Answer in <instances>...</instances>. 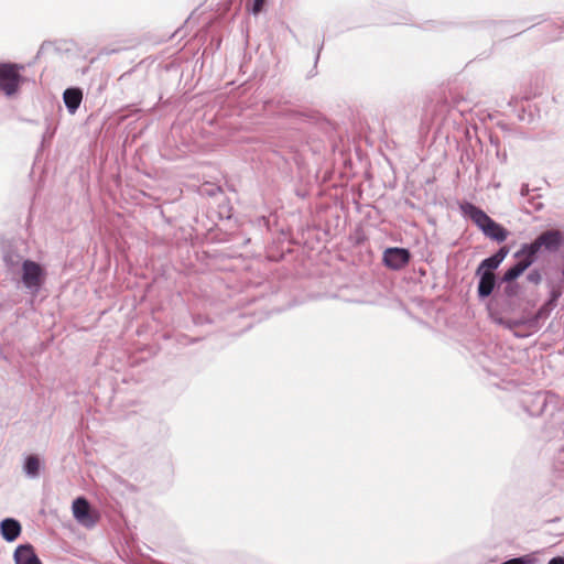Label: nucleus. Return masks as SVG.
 <instances>
[{
    "label": "nucleus",
    "instance_id": "1",
    "mask_svg": "<svg viewBox=\"0 0 564 564\" xmlns=\"http://www.w3.org/2000/svg\"><path fill=\"white\" fill-rule=\"evenodd\" d=\"M459 208L462 214L469 218L486 237L497 242H503L508 238V231L474 204L465 202Z\"/></svg>",
    "mask_w": 564,
    "mask_h": 564
},
{
    "label": "nucleus",
    "instance_id": "2",
    "mask_svg": "<svg viewBox=\"0 0 564 564\" xmlns=\"http://www.w3.org/2000/svg\"><path fill=\"white\" fill-rule=\"evenodd\" d=\"M564 243V236L560 230H546L538 236L531 243L522 245V253H528L535 261L540 252H555Z\"/></svg>",
    "mask_w": 564,
    "mask_h": 564
},
{
    "label": "nucleus",
    "instance_id": "3",
    "mask_svg": "<svg viewBox=\"0 0 564 564\" xmlns=\"http://www.w3.org/2000/svg\"><path fill=\"white\" fill-rule=\"evenodd\" d=\"M43 268L31 260H25L22 263V282L23 285L33 294H36L44 282Z\"/></svg>",
    "mask_w": 564,
    "mask_h": 564
},
{
    "label": "nucleus",
    "instance_id": "4",
    "mask_svg": "<svg viewBox=\"0 0 564 564\" xmlns=\"http://www.w3.org/2000/svg\"><path fill=\"white\" fill-rule=\"evenodd\" d=\"M21 77L15 65H0V90L7 96L14 95L20 86Z\"/></svg>",
    "mask_w": 564,
    "mask_h": 564
},
{
    "label": "nucleus",
    "instance_id": "5",
    "mask_svg": "<svg viewBox=\"0 0 564 564\" xmlns=\"http://www.w3.org/2000/svg\"><path fill=\"white\" fill-rule=\"evenodd\" d=\"M514 258L518 261L514 265L505 272V282H511L516 280L534 262L528 253H522V247L514 253Z\"/></svg>",
    "mask_w": 564,
    "mask_h": 564
},
{
    "label": "nucleus",
    "instance_id": "6",
    "mask_svg": "<svg viewBox=\"0 0 564 564\" xmlns=\"http://www.w3.org/2000/svg\"><path fill=\"white\" fill-rule=\"evenodd\" d=\"M74 518L83 525L90 528L95 525L96 519L90 513L89 503L85 498H77L74 500L73 506Z\"/></svg>",
    "mask_w": 564,
    "mask_h": 564
},
{
    "label": "nucleus",
    "instance_id": "7",
    "mask_svg": "<svg viewBox=\"0 0 564 564\" xmlns=\"http://www.w3.org/2000/svg\"><path fill=\"white\" fill-rule=\"evenodd\" d=\"M410 259V253L403 248H389L383 253V262L387 267L398 270L404 267Z\"/></svg>",
    "mask_w": 564,
    "mask_h": 564
},
{
    "label": "nucleus",
    "instance_id": "8",
    "mask_svg": "<svg viewBox=\"0 0 564 564\" xmlns=\"http://www.w3.org/2000/svg\"><path fill=\"white\" fill-rule=\"evenodd\" d=\"M14 564H42L33 545L25 543L20 544L13 552Z\"/></svg>",
    "mask_w": 564,
    "mask_h": 564
},
{
    "label": "nucleus",
    "instance_id": "9",
    "mask_svg": "<svg viewBox=\"0 0 564 564\" xmlns=\"http://www.w3.org/2000/svg\"><path fill=\"white\" fill-rule=\"evenodd\" d=\"M21 524L13 518L3 519L0 522V533L7 542L15 541L21 534Z\"/></svg>",
    "mask_w": 564,
    "mask_h": 564
},
{
    "label": "nucleus",
    "instance_id": "10",
    "mask_svg": "<svg viewBox=\"0 0 564 564\" xmlns=\"http://www.w3.org/2000/svg\"><path fill=\"white\" fill-rule=\"evenodd\" d=\"M63 99L68 111L75 113L82 102L83 93L78 88H67L63 94Z\"/></svg>",
    "mask_w": 564,
    "mask_h": 564
},
{
    "label": "nucleus",
    "instance_id": "11",
    "mask_svg": "<svg viewBox=\"0 0 564 564\" xmlns=\"http://www.w3.org/2000/svg\"><path fill=\"white\" fill-rule=\"evenodd\" d=\"M495 288V274L489 271L480 273L478 294L480 297L489 296Z\"/></svg>",
    "mask_w": 564,
    "mask_h": 564
},
{
    "label": "nucleus",
    "instance_id": "12",
    "mask_svg": "<svg viewBox=\"0 0 564 564\" xmlns=\"http://www.w3.org/2000/svg\"><path fill=\"white\" fill-rule=\"evenodd\" d=\"M41 460L36 455H29L24 459L23 473L28 478L35 479L40 476Z\"/></svg>",
    "mask_w": 564,
    "mask_h": 564
},
{
    "label": "nucleus",
    "instance_id": "13",
    "mask_svg": "<svg viewBox=\"0 0 564 564\" xmlns=\"http://www.w3.org/2000/svg\"><path fill=\"white\" fill-rule=\"evenodd\" d=\"M499 259H497L495 256H491L485 260L481 261L478 273H482L484 271L492 272L495 269H497L500 265Z\"/></svg>",
    "mask_w": 564,
    "mask_h": 564
},
{
    "label": "nucleus",
    "instance_id": "14",
    "mask_svg": "<svg viewBox=\"0 0 564 564\" xmlns=\"http://www.w3.org/2000/svg\"><path fill=\"white\" fill-rule=\"evenodd\" d=\"M527 279L533 284H539L542 281V275L538 270H532L527 275Z\"/></svg>",
    "mask_w": 564,
    "mask_h": 564
},
{
    "label": "nucleus",
    "instance_id": "15",
    "mask_svg": "<svg viewBox=\"0 0 564 564\" xmlns=\"http://www.w3.org/2000/svg\"><path fill=\"white\" fill-rule=\"evenodd\" d=\"M531 558L528 556L524 557H517L509 561L503 562L502 564H530Z\"/></svg>",
    "mask_w": 564,
    "mask_h": 564
},
{
    "label": "nucleus",
    "instance_id": "16",
    "mask_svg": "<svg viewBox=\"0 0 564 564\" xmlns=\"http://www.w3.org/2000/svg\"><path fill=\"white\" fill-rule=\"evenodd\" d=\"M263 4L264 0H253L252 7L250 9L251 12L253 14H258L262 10Z\"/></svg>",
    "mask_w": 564,
    "mask_h": 564
},
{
    "label": "nucleus",
    "instance_id": "17",
    "mask_svg": "<svg viewBox=\"0 0 564 564\" xmlns=\"http://www.w3.org/2000/svg\"><path fill=\"white\" fill-rule=\"evenodd\" d=\"M508 254V250L506 248H501L499 249L498 252H496L494 256L499 259L500 262H502L505 260V258L507 257Z\"/></svg>",
    "mask_w": 564,
    "mask_h": 564
},
{
    "label": "nucleus",
    "instance_id": "18",
    "mask_svg": "<svg viewBox=\"0 0 564 564\" xmlns=\"http://www.w3.org/2000/svg\"><path fill=\"white\" fill-rule=\"evenodd\" d=\"M549 564H564V558L563 557H553L550 560Z\"/></svg>",
    "mask_w": 564,
    "mask_h": 564
},
{
    "label": "nucleus",
    "instance_id": "19",
    "mask_svg": "<svg viewBox=\"0 0 564 564\" xmlns=\"http://www.w3.org/2000/svg\"><path fill=\"white\" fill-rule=\"evenodd\" d=\"M6 261L8 263V265L10 267H13L15 264H18L19 260H14L13 257H6Z\"/></svg>",
    "mask_w": 564,
    "mask_h": 564
}]
</instances>
